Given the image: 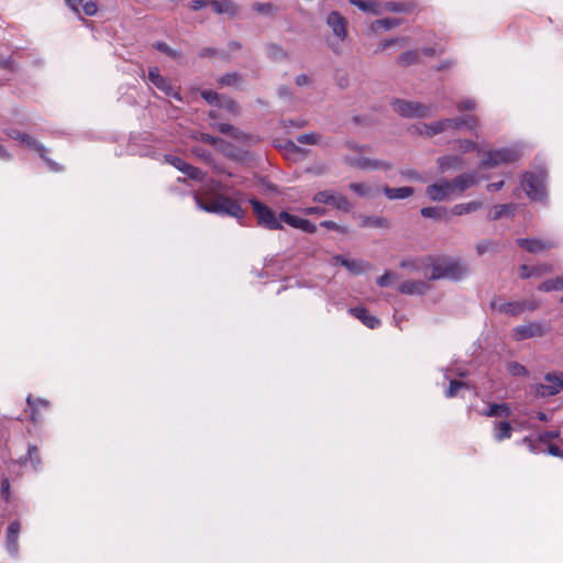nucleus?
<instances>
[{
    "instance_id": "obj_1",
    "label": "nucleus",
    "mask_w": 563,
    "mask_h": 563,
    "mask_svg": "<svg viewBox=\"0 0 563 563\" xmlns=\"http://www.w3.org/2000/svg\"><path fill=\"white\" fill-rule=\"evenodd\" d=\"M195 199L197 207L203 211L228 214L236 219H242L244 217V210L241 208V206L236 201L225 196H216L208 202H203L198 197H195Z\"/></svg>"
},
{
    "instance_id": "obj_2",
    "label": "nucleus",
    "mask_w": 563,
    "mask_h": 563,
    "mask_svg": "<svg viewBox=\"0 0 563 563\" xmlns=\"http://www.w3.org/2000/svg\"><path fill=\"white\" fill-rule=\"evenodd\" d=\"M468 272L465 264L456 260H440L432 265L431 272L424 275L430 279L448 278L457 280Z\"/></svg>"
},
{
    "instance_id": "obj_3",
    "label": "nucleus",
    "mask_w": 563,
    "mask_h": 563,
    "mask_svg": "<svg viewBox=\"0 0 563 563\" xmlns=\"http://www.w3.org/2000/svg\"><path fill=\"white\" fill-rule=\"evenodd\" d=\"M478 121L475 117L467 115L462 119H445L441 120L434 124L427 125L422 124L421 128H419V132L421 134L426 135H434L441 131L448 130V129H460V128H466L470 130H473L477 128Z\"/></svg>"
},
{
    "instance_id": "obj_4",
    "label": "nucleus",
    "mask_w": 563,
    "mask_h": 563,
    "mask_svg": "<svg viewBox=\"0 0 563 563\" xmlns=\"http://www.w3.org/2000/svg\"><path fill=\"white\" fill-rule=\"evenodd\" d=\"M391 106L395 112L407 118H424L431 115L433 111L430 106L399 99L395 100Z\"/></svg>"
},
{
    "instance_id": "obj_5",
    "label": "nucleus",
    "mask_w": 563,
    "mask_h": 563,
    "mask_svg": "<svg viewBox=\"0 0 563 563\" xmlns=\"http://www.w3.org/2000/svg\"><path fill=\"white\" fill-rule=\"evenodd\" d=\"M492 308L499 313H505V314H509V316H519L527 310L537 309V303L532 302V301L530 302L527 300L504 301L500 299H495L492 301Z\"/></svg>"
},
{
    "instance_id": "obj_6",
    "label": "nucleus",
    "mask_w": 563,
    "mask_h": 563,
    "mask_svg": "<svg viewBox=\"0 0 563 563\" xmlns=\"http://www.w3.org/2000/svg\"><path fill=\"white\" fill-rule=\"evenodd\" d=\"M520 157V152L517 148H503L490 151L482 162L483 168H492L501 164L511 163Z\"/></svg>"
},
{
    "instance_id": "obj_7",
    "label": "nucleus",
    "mask_w": 563,
    "mask_h": 563,
    "mask_svg": "<svg viewBox=\"0 0 563 563\" xmlns=\"http://www.w3.org/2000/svg\"><path fill=\"white\" fill-rule=\"evenodd\" d=\"M521 187L532 200H541L544 196V176L542 174H526L521 180Z\"/></svg>"
},
{
    "instance_id": "obj_8",
    "label": "nucleus",
    "mask_w": 563,
    "mask_h": 563,
    "mask_svg": "<svg viewBox=\"0 0 563 563\" xmlns=\"http://www.w3.org/2000/svg\"><path fill=\"white\" fill-rule=\"evenodd\" d=\"M250 202L261 225H264L269 230L282 229V224L279 223L275 213L267 206L261 203L256 199H251Z\"/></svg>"
},
{
    "instance_id": "obj_9",
    "label": "nucleus",
    "mask_w": 563,
    "mask_h": 563,
    "mask_svg": "<svg viewBox=\"0 0 563 563\" xmlns=\"http://www.w3.org/2000/svg\"><path fill=\"white\" fill-rule=\"evenodd\" d=\"M312 200L318 203L331 205L335 209L344 212L350 211L352 208L351 203L343 195L332 190L319 191L313 196Z\"/></svg>"
},
{
    "instance_id": "obj_10",
    "label": "nucleus",
    "mask_w": 563,
    "mask_h": 563,
    "mask_svg": "<svg viewBox=\"0 0 563 563\" xmlns=\"http://www.w3.org/2000/svg\"><path fill=\"white\" fill-rule=\"evenodd\" d=\"M426 195L432 201H443L456 197L452 181L449 180H440L428 186Z\"/></svg>"
},
{
    "instance_id": "obj_11",
    "label": "nucleus",
    "mask_w": 563,
    "mask_h": 563,
    "mask_svg": "<svg viewBox=\"0 0 563 563\" xmlns=\"http://www.w3.org/2000/svg\"><path fill=\"white\" fill-rule=\"evenodd\" d=\"M545 328L541 322H528L512 329L511 335L516 341H523L544 335Z\"/></svg>"
},
{
    "instance_id": "obj_12",
    "label": "nucleus",
    "mask_w": 563,
    "mask_h": 563,
    "mask_svg": "<svg viewBox=\"0 0 563 563\" xmlns=\"http://www.w3.org/2000/svg\"><path fill=\"white\" fill-rule=\"evenodd\" d=\"M327 24L332 30L334 37L343 42L347 36V21L338 11H332L327 16Z\"/></svg>"
},
{
    "instance_id": "obj_13",
    "label": "nucleus",
    "mask_w": 563,
    "mask_h": 563,
    "mask_svg": "<svg viewBox=\"0 0 563 563\" xmlns=\"http://www.w3.org/2000/svg\"><path fill=\"white\" fill-rule=\"evenodd\" d=\"M148 79L157 89L162 90L166 96L173 97L177 100H180L179 93L167 81V79L159 74L158 68H156V67L150 68Z\"/></svg>"
},
{
    "instance_id": "obj_14",
    "label": "nucleus",
    "mask_w": 563,
    "mask_h": 563,
    "mask_svg": "<svg viewBox=\"0 0 563 563\" xmlns=\"http://www.w3.org/2000/svg\"><path fill=\"white\" fill-rule=\"evenodd\" d=\"M279 219L288 225L301 230L302 232L314 233L317 231L316 224H313L311 221L295 214H290L286 211L279 213Z\"/></svg>"
},
{
    "instance_id": "obj_15",
    "label": "nucleus",
    "mask_w": 563,
    "mask_h": 563,
    "mask_svg": "<svg viewBox=\"0 0 563 563\" xmlns=\"http://www.w3.org/2000/svg\"><path fill=\"white\" fill-rule=\"evenodd\" d=\"M561 379L556 375H547L544 382L539 384L536 393L540 397H549L558 394L561 390Z\"/></svg>"
},
{
    "instance_id": "obj_16",
    "label": "nucleus",
    "mask_w": 563,
    "mask_h": 563,
    "mask_svg": "<svg viewBox=\"0 0 563 563\" xmlns=\"http://www.w3.org/2000/svg\"><path fill=\"white\" fill-rule=\"evenodd\" d=\"M201 96L209 103H213L214 101H217L220 107V110H222L223 112L232 114L238 113V104L230 99L219 98V96L211 90L202 91Z\"/></svg>"
},
{
    "instance_id": "obj_17",
    "label": "nucleus",
    "mask_w": 563,
    "mask_h": 563,
    "mask_svg": "<svg viewBox=\"0 0 563 563\" xmlns=\"http://www.w3.org/2000/svg\"><path fill=\"white\" fill-rule=\"evenodd\" d=\"M65 2L78 15L82 11L84 14L92 16L98 11V5L93 0H65Z\"/></svg>"
},
{
    "instance_id": "obj_18",
    "label": "nucleus",
    "mask_w": 563,
    "mask_h": 563,
    "mask_svg": "<svg viewBox=\"0 0 563 563\" xmlns=\"http://www.w3.org/2000/svg\"><path fill=\"white\" fill-rule=\"evenodd\" d=\"M346 161L350 165L364 170L386 169L389 167L386 162L369 159L365 157L346 158Z\"/></svg>"
},
{
    "instance_id": "obj_19",
    "label": "nucleus",
    "mask_w": 563,
    "mask_h": 563,
    "mask_svg": "<svg viewBox=\"0 0 563 563\" xmlns=\"http://www.w3.org/2000/svg\"><path fill=\"white\" fill-rule=\"evenodd\" d=\"M451 181L455 196H460L465 190L476 185L478 183V178L475 176V174H463Z\"/></svg>"
},
{
    "instance_id": "obj_20",
    "label": "nucleus",
    "mask_w": 563,
    "mask_h": 563,
    "mask_svg": "<svg viewBox=\"0 0 563 563\" xmlns=\"http://www.w3.org/2000/svg\"><path fill=\"white\" fill-rule=\"evenodd\" d=\"M210 7L217 14H227L231 18L239 12V5L231 0H212Z\"/></svg>"
},
{
    "instance_id": "obj_21",
    "label": "nucleus",
    "mask_w": 563,
    "mask_h": 563,
    "mask_svg": "<svg viewBox=\"0 0 563 563\" xmlns=\"http://www.w3.org/2000/svg\"><path fill=\"white\" fill-rule=\"evenodd\" d=\"M8 136L19 141L23 146L34 150L43 157L44 148L35 140H33L32 136L14 130L9 131Z\"/></svg>"
},
{
    "instance_id": "obj_22",
    "label": "nucleus",
    "mask_w": 563,
    "mask_h": 563,
    "mask_svg": "<svg viewBox=\"0 0 563 563\" xmlns=\"http://www.w3.org/2000/svg\"><path fill=\"white\" fill-rule=\"evenodd\" d=\"M21 530V525L19 521H13L10 523L7 533V550L12 555H15L18 552V537Z\"/></svg>"
},
{
    "instance_id": "obj_23",
    "label": "nucleus",
    "mask_w": 563,
    "mask_h": 563,
    "mask_svg": "<svg viewBox=\"0 0 563 563\" xmlns=\"http://www.w3.org/2000/svg\"><path fill=\"white\" fill-rule=\"evenodd\" d=\"M398 290L406 295H421L428 290V285L421 280H407L399 285Z\"/></svg>"
},
{
    "instance_id": "obj_24",
    "label": "nucleus",
    "mask_w": 563,
    "mask_h": 563,
    "mask_svg": "<svg viewBox=\"0 0 563 563\" xmlns=\"http://www.w3.org/2000/svg\"><path fill=\"white\" fill-rule=\"evenodd\" d=\"M333 260L336 264L344 266L349 272L355 275L362 274L366 269V264L361 261L347 260L341 255L334 256Z\"/></svg>"
},
{
    "instance_id": "obj_25",
    "label": "nucleus",
    "mask_w": 563,
    "mask_h": 563,
    "mask_svg": "<svg viewBox=\"0 0 563 563\" xmlns=\"http://www.w3.org/2000/svg\"><path fill=\"white\" fill-rule=\"evenodd\" d=\"M518 244L530 253H541L549 250L552 244L540 240L519 239Z\"/></svg>"
},
{
    "instance_id": "obj_26",
    "label": "nucleus",
    "mask_w": 563,
    "mask_h": 563,
    "mask_svg": "<svg viewBox=\"0 0 563 563\" xmlns=\"http://www.w3.org/2000/svg\"><path fill=\"white\" fill-rule=\"evenodd\" d=\"M350 313L371 329H374L379 324V320L375 316L369 314L365 308L350 309Z\"/></svg>"
},
{
    "instance_id": "obj_27",
    "label": "nucleus",
    "mask_w": 563,
    "mask_h": 563,
    "mask_svg": "<svg viewBox=\"0 0 563 563\" xmlns=\"http://www.w3.org/2000/svg\"><path fill=\"white\" fill-rule=\"evenodd\" d=\"M482 208L481 201H470L465 203H459L451 208L449 211L453 216H463L475 212Z\"/></svg>"
},
{
    "instance_id": "obj_28",
    "label": "nucleus",
    "mask_w": 563,
    "mask_h": 563,
    "mask_svg": "<svg viewBox=\"0 0 563 563\" xmlns=\"http://www.w3.org/2000/svg\"><path fill=\"white\" fill-rule=\"evenodd\" d=\"M383 190L389 200L406 199L413 194V189L411 187H400V188L384 187Z\"/></svg>"
},
{
    "instance_id": "obj_29",
    "label": "nucleus",
    "mask_w": 563,
    "mask_h": 563,
    "mask_svg": "<svg viewBox=\"0 0 563 563\" xmlns=\"http://www.w3.org/2000/svg\"><path fill=\"white\" fill-rule=\"evenodd\" d=\"M351 4L360 10L373 14H379V4L375 0H349Z\"/></svg>"
},
{
    "instance_id": "obj_30",
    "label": "nucleus",
    "mask_w": 563,
    "mask_h": 563,
    "mask_svg": "<svg viewBox=\"0 0 563 563\" xmlns=\"http://www.w3.org/2000/svg\"><path fill=\"white\" fill-rule=\"evenodd\" d=\"M350 189L360 197H373L377 194V188L364 183H352Z\"/></svg>"
},
{
    "instance_id": "obj_31",
    "label": "nucleus",
    "mask_w": 563,
    "mask_h": 563,
    "mask_svg": "<svg viewBox=\"0 0 563 563\" xmlns=\"http://www.w3.org/2000/svg\"><path fill=\"white\" fill-rule=\"evenodd\" d=\"M420 212L422 217L432 218L435 220H445L450 213L444 208L440 207H426L422 208Z\"/></svg>"
},
{
    "instance_id": "obj_32",
    "label": "nucleus",
    "mask_w": 563,
    "mask_h": 563,
    "mask_svg": "<svg viewBox=\"0 0 563 563\" xmlns=\"http://www.w3.org/2000/svg\"><path fill=\"white\" fill-rule=\"evenodd\" d=\"M251 9L263 16H273L277 10L272 2H254Z\"/></svg>"
},
{
    "instance_id": "obj_33",
    "label": "nucleus",
    "mask_w": 563,
    "mask_h": 563,
    "mask_svg": "<svg viewBox=\"0 0 563 563\" xmlns=\"http://www.w3.org/2000/svg\"><path fill=\"white\" fill-rule=\"evenodd\" d=\"M483 415L487 417H508L510 415V409L505 404H494L490 405Z\"/></svg>"
},
{
    "instance_id": "obj_34",
    "label": "nucleus",
    "mask_w": 563,
    "mask_h": 563,
    "mask_svg": "<svg viewBox=\"0 0 563 563\" xmlns=\"http://www.w3.org/2000/svg\"><path fill=\"white\" fill-rule=\"evenodd\" d=\"M540 291L563 290V277H556L541 283L538 286Z\"/></svg>"
},
{
    "instance_id": "obj_35",
    "label": "nucleus",
    "mask_w": 563,
    "mask_h": 563,
    "mask_svg": "<svg viewBox=\"0 0 563 563\" xmlns=\"http://www.w3.org/2000/svg\"><path fill=\"white\" fill-rule=\"evenodd\" d=\"M511 426L508 422H498L495 426V439L503 441L511 437Z\"/></svg>"
},
{
    "instance_id": "obj_36",
    "label": "nucleus",
    "mask_w": 563,
    "mask_h": 563,
    "mask_svg": "<svg viewBox=\"0 0 563 563\" xmlns=\"http://www.w3.org/2000/svg\"><path fill=\"white\" fill-rule=\"evenodd\" d=\"M549 271V267L542 266V267H536V266H528L522 265L520 267L519 274L521 278H529L533 275H541L543 272Z\"/></svg>"
},
{
    "instance_id": "obj_37",
    "label": "nucleus",
    "mask_w": 563,
    "mask_h": 563,
    "mask_svg": "<svg viewBox=\"0 0 563 563\" xmlns=\"http://www.w3.org/2000/svg\"><path fill=\"white\" fill-rule=\"evenodd\" d=\"M400 24V21L397 20V19H380V20H376L372 27L373 30H377L379 27L382 29H385V30H390L393 27H396Z\"/></svg>"
},
{
    "instance_id": "obj_38",
    "label": "nucleus",
    "mask_w": 563,
    "mask_h": 563,
    "mask_svg": "<svg viewBox=\"0 0 563 563\" xmlns=\"http://www.w3.org/2000/svg\"><path fill=\"white\" fill-rule=\"evenodd\" d=\"M459 159L454 156H445L439 158V166L442 170H446L449 168H453L457 165Z\"/></svg>"
},
{
    "instance_id": "obj_39",
    "label": "nucleus",
    "mask_w": 563,
    "mask_h": 563,
    "mask_svg": "<svg viewBox=\"0 0 563 563\" xmlns=\"http://www.w3.org/2000/svg\"><path fill=\"white\" fill-rule=\"evenodd\" d=\"M507 371L512 376H523L527 374L525 366L516 362L508 363Z\"/></svg>"
},
{
    "instance_id": "obj_40",
    "label": "nucleus",
    "mask_w": 563,
    "mask_h": 563,
    "mask_svg": "<svg viewBox=\"0 0 563 563\" xmlns=\"http://www.w3.org/2000/svg\"><path fill=\"white\" fill-rule=\"evenodd\" d=\"M464 387H466L465 383L452 379L450 380V386L445 391V396L449 398L454 397L457 394V391Z\"/></svg>"
},
{
    "instance_id": "obj_41",
    "label": "nucleus",
    "mask_w": 563,
    "mask_h": 563,
    "mask_svg": "<svg viewBox=\"0 0 563 563\" xmlns=\"http://www.w3.org/2000/svg\"><path fill=\"white\" fill-rule=\"evenodd\" d=\"M297 141L301 144H317L320 141V136L316 133H305L300 134Z\"/></svg>"
},
{
    "instance_id": "obj_42",
    "label": "nucleus",
    "mask_w": 563,
    "mask_h": 563,
    "mask_svg": "<svg viewBox=\"0 0 563 563\" xmlns=\"http://www.w3.org/2000/svg\"><path fill=\"white\" fill-rule=\"evenodd\" d=\"M396 279H397V277L395 274H393L390 272H386L384 275H382L377 279V284L380 287H387V286L393 285Z\"/></svg>"
},
{
    "instance_id": "obj_43",
    "label": "nucleus",
    "mask_w": 563,
    "mask_h": 563,
    "mask_svg": "<svg viewBox=\"0 0 563 563\" xmlns=\"http://www.w3.org/2000/svg\"><path fill=\"white\" fill-rule=\"evenodd\" d=\"M418 52L410 51L400 55L399 60L402 65H410L417 60Z\"/></svg>"
},
{
    "instance_id": "obj_44",
    "label": "nucleus",
    "mask_w": 563,
    "mask_h": 563,
    "mask_svg": "<svg viewBox=\"0 0 563 563\" xmlns=\"http://www.w3.org/2000/svg\"><path fill=\"white\" fill-rule=\"evenodd\" d=\"M166 162H168L170 165H173L175 168L180 170L181 173L185 172V168L187 166V163L183 161L179 157L176 156H166Z\"/></svg>"
},
{
    "instance_id": "obj_45",
    "label": "nucleus",
    "mask_w": 563,
    "mask_h": 563,
    "mask_svg": "<svg viewBox=\"0 0 563 563\" xmlns=\"http://www.w3.org/2000/svg\"><path fill=\"white\" fill-rule=\"evenodd\" d=\"M184 174H186L191 179H196V180L202 179V172L199 168L194 167L189 164H187Z\"/></svg>"
},
{
    "instance_id": "obj_46",
    "label": "nucleus",
    "mask_w": 563,
    "mask_h": 563,
    "mask_svg": "<svg viewBox=\"0 0 563 563\" xmlns=\"http://www.w3.org/2000/svg\"><path fill=\"white\" fill-rule=\"evenodd\" d=\"M321 227L329 229V230H335L340 233H347V229L345 227H342L333 221L325 220L320 223Z\"/></svg>"
},
{
    "instance_id": "obj_47",
    "label": "nucleus",
    "mask_w": 563,
    "mask_h": 563,
    "mask_svg": "<svg viewBox=\"0 0 563 563\" xmlns=\"http://www.w3.org/2000/svg\"><path fill=\"white\" fill-rule=\"evenodd\" d=\"M219 82L221 85H225V86H234L239 82V77L236 74H228V75L222 76L219 79Z\"/></svg>"
},
{
    "instance_id": "obj_48",
    "label": "nucleus",
    "mask_w": 563,
    "mask_h": 563,
    "mask_svg": "<svg viewBox=\"0 0 563 563\" xmlns=\"http://www.w3.org/2000/svg\"><path fill=\"white\" fill-rule=\"evenodd\" d=\"M0 494H1V497L5 500V501H9L10 499V496H11V492H10V482L8 478H3L2 482H1V489H0Z\"/></svg>"
},
{
    "instance_id": "obj_49",
    "label": "nucleus",
    "mask_w": 563,
    "mask_h": 563,
    "mask_svg": "<svg viewBox=\"0 0 563 563\" xmlns=\"http://www.w3.org/2000/svg\"><path fill=\"white\" fill-rule=\"evenodd\" d=\"M155 47L161 51V52H164L166 54H168L169 56H172L173 58H178L179 54L177 52H175L174 49H172L167 44L165 43H162V42H158L155 44Z\"/></svg>"
},
{
    "instance_id": "obj_50",
    "label": "nucleus",
    "mask_w": 563,
    "mask_h": 563,
    "mask_svg": "<svg viewBox=\"0 0 563 563\" xmlns=\"http://www.w3.org/2000/svg\"><path fill=\"white\" fill-rule=\"evenodd\" d=\"M212 0H195L192 1L190 4H189V8L192 10V11H198L207 5H210V2Z\"/></svg>"
},
{
    "instance_id": "obj_51",
    "label": "nucleus",
    "mask_w": 563,
    "mask_h": 563,
    "mask_svg": "<svg viewBox=\"0 0 563 563\" xmlns=\"http://www.w3.org/2000/svg\"><path fill=\"white\" fill-rule=\"evenodd\" d=\"M302 213H305L307 216H310V214L323 216V214H325V209L319 208V207H309V208L302 209Z\"/></svg>"
},
{
    "instance_id": "obj_52",
    "label": "nucleus",
    "mask_w": 563,
    "mask_h": 563,
    "mask_svg": "<svg viewBox=\"0 0 563 563\" xmlns=\"http://www.w3.org/2000/svg\"><path fill=\"white\" fill-rule=\"evenodd\" d=\"M476 107L475 102L471 99L464 100L457 104L459 110H474Z\"/></svg>"
},
{
    "instance_id": "obj_53",
    "label": "nucleus",
    "mask_w": 563,
    "mask_h": 563,
    "mask_svg": "<svg viewBox=\"0 0 563 563\" xmlns=\"http://www.w3.org/2000/svg\"><path fill=\"white\" fill-rule=\"evenodd\" d=\"M26 401H27L29 407H30L33 411H35V409H36V405H41V406H43V407H46V406H47V401H46V400H44V399H36V402H35V401H33V399H32V397H31V396H29V397H27Z\"/></svg>"
},
{
    "instance_id": "obj_54",
    "label": "nucleus",
    "mask_w": 563,
    "mask_h": 563,
    "mask_svg": "<svg viewBox=\"0 0 563 563\" xmlns=\"http://www.w3.org/2000/svg\"><path fill=\"white\" fill-rule=\"evenodd\" d=\"M559 435H560V432H559V431H551V432H545V433L541 434V435L539 437V439H540V441H542V442H548V441H549V440H551V439H556V438H559Z\"/></svg>"
},
{
    "instance_id": "obj_55",
    "label": "nucleus",
    "mask_w": 563,
    "mask_h": 563,
    "mask_svg": "<svg viewBox=\"0 0 563 563\" xmlns=\"http://www.w3.org/2000/svg\"><path fill=\"white\" fill-rule=\"evenodd\" d=\"M460 148L465 152H468L475 150L476 145L471 141H463L460 143Z\"/></svg>"
},
{
    "instance_id": "obj_56",
    "label": "nucleus",
    "mask_w": 563,
    "mask_h": 563,
    "mask_svg": "<svg viewBox=\"0 0 563 563\" xmlns=\"http://www.w3.org/2000/svg\"><path fill=\"white\" fill-rule=\"evenodd\" d=\"M217 129L222 133H232L234 131V128L227 123H218Z\"/></svg>"
},
{
    "instance_id": "obj_57",
    "label": "nucleus",
    "mask_w": 563,
    "mask_h": 563,
    "mask_svg": "<svg viewBox=\"0 0 563 563\" xmlns=\"http://www.w3.org/2000/svg\"><path fill=\"white\" fill-rule=\"evenodd\" d=\"M508 209H509V206H506V205L497 206L495 208L494 218L497 219V218L501 217Z\"/></svg>"
},
{
    "instance_id": "obj_58",
    "label": "nucleus",
    "mask_w": 563,
    "mask_h": 563,
    "mask_svg": "<svg viewBox=\"0 0 563 563\" xmlns=\"http://www.w3.org/2000/svg\"><path fill=\"white\" fill-rule=\"evenodd\" d=\"M548 452L549 454L553 455V456H560V457H563V452L560 450L559 446L556 445H550L548 448Z\"/></svg>"
},
{
    "instance_id": "obj_59",
    "label": "nucleus",
    "mask_w": 563,
    "mask_h": 563,
    "mask_svg": "<svg viewBox=\"0 0 563 563\" xmlns=\"http://www.w3.org/2000/svg\"><path fill=\"white\" fill-rule=\"evenodd\" d=\"M503 186H504V181H503V180H500V181H497V183H492V184H489V185L487 186V189H488L489 191H493V190H499V189H501V188H503Z\"/></svg>"
},
{
    "instance_id": "obj_60",
    "label": "nucleus",
    "mask_w": 563,
    "mask_h": 563,
    "mask_svg": "<svg viewBox=\"0 0 563 563\" xmlns=\"http://www.w3.org/2000/svg\"><path fill=\"white\" fill-rule=\"evenodd\" d=\"M309 82V78L306 75H299L296 77V84L298 86H303Z\"/></svg>"
},
{
    "instance_id": "obj_61",
    "label": "nucleus",
    "mask_w": 563,
    "mask_h": 563,
    "mask_svg": "<svg viewBox=\"0 0 563 563\" xmlns=\"http://www.w3.org/2000/svg\"><path fill=\"white\" fill-rule=\"evenodd\" d=\"M11 158L10 153L0 144V159L8 161Z\"/></svg>"
},
{
    "instance_id": "obj_62",
    "label": "nucleus",
    "mask_w": 563,
    "mask_h": 563,
    "mask_svg": "<svg viewBox=\"0 0 563 563\" xmlns=\"http://www.w3.org/2000/svg\"><path fill=\"white\" fill-rule=\"evenodd\" d=\"M490 249V243H481L477 245V252L478 254H483L487 252Z\"/></svg>"
},
{
    "instance_id": "obj_63",
    "label": "nucleus",
    "mask_w": 563,
    "mask_h": 563,
    "mask_svg": "<svg viewBox=\"0 0 563 563\" xmlns=\"http://www.w3.org/2000/svg\"><path fill=\"white\" fill-rule=\"evenodd\" d=\"M398 43H400V40H398V38L386 40V41H384V42L382 43V47H383V48H387V47H389L390 45L398 44Z\"/></svg>"
},
{
    "instance_id": "obj_64",
    "label": "nucleus",
    "mask_w": 563,
    "mask_h": 563,
    "mask_svg": "<svg viewBox=\"0 0 563 563\" xmlns=\"http://www.w3.org/2000/svg\"><path fill=\"white\" fill-rule=\"evenodd\" d=\"M387 9L390 10V11H400L401 10L400 5H398L396 3H389L387 5Z\"/></svg>"
}]
</instances>
